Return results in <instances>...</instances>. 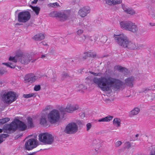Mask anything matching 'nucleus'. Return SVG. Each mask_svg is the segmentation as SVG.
<instances>
[{"label": "nucleus", "mask_w": 155, "mask_h": 155, "mask_svg": "<svg viewBox=\"0 0 155 155\" xmlns=\"http://www.w3.org/2000/svg\"><path fill=\"white\" fill-rule=\"evenodd\" d=\"M93 84L104 92L112 91V88L120 89L124 83L121 80L111 77H94L92 80Z\"/></svg>", "instance_id": "f257e3e1"}, {"label": "nucleus", "mask_w": 155, "mask_h": 155, "mask_svg": "<svg viewBox=\"0 0 155 155\" xmlns=\"http://www.w3.org/2000/svg\"><path fill=\"white\" fill-rule=\"evenodd\" d=\"M16 57L20 58L19 61L23 64H28L30 61L32 59V57L31 55L25 54L23 52L20 51L17 52L16 57H12L10 56L9 58V60L12 61L14 62L13 63L9 62L8 63H3L2 64L12 68H15V63L17 61V59L16 58Z\"/></svg>", "instance_id": "f03ea898"}, {"label": "nucleus", "mask_w": 155, "mask_h": 155, "mask_svg": "<svg viewBox=\"0 0 155 155\" xmlns=\"http://www.w3.org/2000/svg\"><path fill=\"white\" fill-rule=\"evenodd\" d=\"M1 100L6 104H11L17 99L15 93L12 91H3L1 94Z\"/></svg>", "instance_id": "7ed1b4c3"}, {"label": "nucleus", "mask_w": 155, "mask_h": 155, "mask_svg": "<svg viewBox=\"0 0 155 155\" xmlns=\"http://www.w3.org/2000/svg\"><path fill=\"white\" fill-rule=\"evenodd\" d=\"M119 24L120 28L123 30L133 33H136L138 31L137 25L131 21H121L119 22Z\"/></svg>", "instance_id": "20e7f679"}, {"label": "nucleus", "mask_w": 155, "mask_h": 155, "mask_svg": "<svg viewBox=\"0 0 155 155\" xmlns=\"http://www.w3.org/2000/svg\"><path fill=\"white\" fill-rule=\"evenodd\" d=\"M113 38L119 46L125 48L130 40L127 36L123 33L118 35L114 34Z\"/></svg>", "instance_id": "39448f33"}, {"label": "nucleus", "mask_w": 155, "mask_h": 155, "mask_svg": "<svg viewBox=\"0 0 155 155\" xmlns=\"http://www.w3.org/2000/svg\"><path fill=\"white\" fill-rule=\"evenodd\" d=\"M60 117L59 111L57 110H52L47 115V120L50 123L53 124L58 121Z\"/></svg>", "instance_id": "423d86ee"}, {"label": "nucleus", "mask_w": 155, "mask_h": 155, "mask_svg": "<svg viewBox=\"0 0 155 155\" xmlns=\"http://www.w3.org/2000/svg\"><path fill=\"white\" fill-rule=\"evenodd\" d=\"M38 138L41 142L45 144H51L54 141V137L52 135L47 133L40 134Z\"/></svg>", "instance_id": "0eeeda50"}, {"label": "nucleus", "mask_w": 155, "mask_h": 155, "mask_svg": "<svg viewBox=\"0 0 155 155\" xmlns=\"http://www.w3.org/2000/svg\"><path fill=\"white\" fill-rule=\"evenodd\" d=\"M31 18V15L28 11H23L19 12L18 15V21L19 22L25 23Z\"/></svg>", "instance_id": "6e6552de"}, {"label": "nucleus", "mask_w": 155, "mask_h": 155, "mask_svg": "<svg viewBox=\"0 0 155 155\" xmlns=\"http://www.w3.org/2000/svg\"><path fill=\"white\" fill-rule=\"evenodd\" d=\"M78 130V127L75 123L71 122L68 124L66 127L64 131L65 132L70 134L76 133Z\"/></svg>", "instance_id": "1a4fd4ad"}, {"label": "nucleus", "mask_w": 155, "mask_h": 155, "mask_svg": "<svg viewBox=\"0 0 155 155\" xmlns=\"http://www.w3.org/2000/svg\"><path fill=\"white\" fill-rule=\"evenodd\" d=\"M37 79V77L33 73H29L26 74L24 77V82L28 84L34 83Z\"/></svg>", "instance_id": "9d476101"}, {"label": "nucleus", "mask_w": 155, "mask_h": 155, "mask_svg": "<svg viewBox=\"0 0 155 155\" xmlns=\"http://www.w3.org/2000/svg\"><path fill=\"white\" fill-rule=\"evenodd\" d=\"M70 14L67 11L59 12L58 18L59 20L61 21H64L69 19Z\"/></svg>", "instance_id": "9b49d317"}, {"label": "nucleus", "mask_w": 155, "mask_h": 155, "mask_svg": "<svg viewBox=\"0 0 155 155\" xmlns=\"http://www.w3.org/2000/svg\"><path fill=\"white\" fill-rule=\"evenodd\" d=\"M90 9L89 7L86 6L80 9L78 12L79 15L81 17H84L90 13Z\"/></svg>", "instance_id": "f8f14e48"}, {"label": "nucleus", "mask_w": 155, "mask_h": 155, "mask_svg": "<svg viewBox=\"0 0 155 155\" xmlns=\"http://www.w3.org/2000/svg\"><path fill=\"white\" fill-rule=\"evenodd\" d=\"M18 127V126H17L16 120L12 122L9 124H7L5 126L6 129L12 132L15 131Z\"/></svg>", "instance_id": "ddd939ff"}, {"label": "nucleus", "mask_w": 155, "mask_h": 155, "mask_svg": "<svg viewBox=\"0 0 155 155\" xmlns=\"http://www.w3.org/2000/svg\"><path fill=\"white\" fill-rule=\"evenodd\" d=\"M78 108V106L77 104H72L68 103L66 106L65 110L67 112L72 113L74 111L77 110Z\"/></svg>", "instance_id": "4468645a"}, {"label": "nucleus", "mask_w": 155, "mask_h": 155, "mask_svg": "<svg viewBox=\"0 0 155 155\" xmlns=\"http://www.w3.org/2000/svg\"><path fill=\"white\" fill-rule=\"evenodd\" d=\"M135 81V78L133 76H131L126 78L124 80V84L129 87H132L134 84Z\"/></svg>", "instance_id": "2eb2a0df"}, {"label": "nucleus", "mask_w": 155, "mask_h": 155, "mask_svg": "<svg viewBox=\"0 0 155 155\" xmlns=\"http://www.w3.org/2000/svg\"><path fill=\"white\" fill-rule=\"evenodd\" d=\"M122 7L124 12L127 14L131 15H134L136 14V12L132 8H129L124 5H122Z\"/></svg>", "instance_id": "dca6fc26"}, {"label": "nucleus", "mask_w": 155, "mask_h": 155, "mask_svg": "<svg viewBox=\"0 0 155 155\" xmlns=\"http://www.w3.org/2000/svg\"><path fill=\"white\" fill-rule=\"evenodd\" d=\"M38 143L37 140L34 138L31 139L26 141L25 145H37Z\"/></svg>", "instance_id": "f3484780"}, {"label": "nucleus", "mask_w": 155, "mask_h": 155, "mask_svg": "<svg viewBox=\"0 0 155 155\" xmlns=\"http://www.w3.org/2000/svg\"><path fill=\"white\" fill-rule=\"evenodd\" d=\"M136 44L133 42L129 40L125 48L130 50H135L137 49Z\"/></svg>", "instance_id": "a211bd4d"}, {"label": "nucleus", "mask_w": 155, "mask_h": 155, "mask_svg": "<svg viewBox=\"0 0 155 155\" xmlns=\"http://www.w3.org/2000/svg\"><path fill=\"white\" fill-rule=\"evenodd\" d=\"M47 114L42 113L39 119L40 123L41 125H46L47 123Z\"/></svg>", "instance_id": "6ab92c4d"}, {"label": "nucleus", "mask_w": 155, "mask_h": 155, "mask_svg": "<svg viewBox=\"0 0 155 155\" xmlns=\"http://www.w3.org/2000/svg\"><path fill=\"white\" fill-rule=\"evenodd\" d=\"M16 122L18 129L21 130H25L26 128V125L23 122L18 120H16Z\"/></svg>", "instance_id": "aec40b11"}, {"label": "nucleus", "mask_w": 155, "mask_h": 155, "mask_svg": "<svg viewBox=\"0 0 155 155\" xmlns=\"http://www.w3.org/2000/svg\"><path fill=\"white\" fill-rule=\"evenodd\" d=\"M122 2L121 0H106V3L110 5L120 4Z\"/></svg>", "instance_id": "412c9836"}, {"label": "nucleus", "mask_w": 155, "mask_h": 155, "mask_svg": "<svg viewBox=\"0 0 155 155\" xmlns=\"http://www.w3.org/2000/svg\"><path fill=\"white\" fill-rule=\"evenodd\" d=\"M121 120L120 118H115L113 120L112 124L117 127H118L121 126Z\"/></svg>", "instance_id": "4be33fe9"}, {"label": "nucleus", "mask_w": 155, "mask_h": 155, "mask_svg": "<svg viewBox=\"0 0 155 155\" xmlns=\"http://www.w3.org/2000/svg\"><path fill=\"white\" fill-rule=\"evenodd\" d=\"M148 15L153 19H155V9L152 7L148 8Z\"/></svg>", "instance_id": "5701e85b"}, {"label": "nucleus", "mask_w": 155, "mask_h": 155, "mask_svg": "<svg viewBox=\"0 0 155 155\" xmlns=\"http://www.w3.org/2000/svg\"><path fill=\"white\" fill-rule=\"evenodd\" d=\"M45 36L44 34L38 33L34 36L32 38L36 41L41 40L44 39Z\"/></svg>", "instance_id": "b1692460"}, {"label": "nucleus", "mask_w": 155, "mask_h": 155, "mask_svg": "<svg viewBox=\"0 0 155 155\" xmlns=\"http://www.w3.org/2000/svg\"><path fill=\"white\" fill-rule=\"evenodd\" d=\"M140 109L138 107L134 108L130 112V114L131 116L136 115L138 114L140 111Z\"/></svg>", "instance_id": "393cba45"}, {"label": "nucleus", "mask_w": 155, "mask_h": 155, "mask_svg": "<svg viewBox=\"0 0 155 155\" xmlns=\"http://www.w3.org/2000/svg\"><path fill=\"white\" fill-rule=\"evenodd\" d=\"M113 116L108 115L107 116L98 120V122H109L113 118Z\"/></svg>", "instance_id": "a878e982"}, {"label": "nucleus", "mask_w": 155, "mask_h": 155, "mask_svg": "<svg viewBox=\"0 0 155 155\" xmlns=\"http://www.w3.org/2000/svg\"><path fill=\"white\" fill-rule=\"evenodd\" d=\"M115 68L116 69L119 71L120 72H122L124 74L128 71V70L127 69L120 66H116L115 67Z\"/></svg>", "instance_id": "bb28decb"}, {"label": "nucleus", "mask_w": 155, "mask_h": 155, "mask_svg": "<svg viewBox=\"0 0 155 155\" xmlns=\"http://www.w3.org/2000/svg\"><path fill=\"white\" fill-rule=\"evenodd\" d=\"M27 124L29 127H33L34 126L32 119L30 117L27 118Z\"/></svg>", "instance_id": "cd10ccee"}, {"label": "nucleus", "mask_w": 155, "mask_h": 155, "mask_svg": "<svg viewBox=\"0 0 155 155\" xmlns=\"http://www.w3.org/2000/svg\"><path fill=\"white\" fill-rule=\"evenodd\" d=\"M85 40V35H83L82 36L78 38L77 41L79 43H83Z\"/></svg>", "instance_id": "c85d7f7f"}, {"label": "nucleus", "mask_w": 155, "mask_h": 155, "mask_svg": "<svg viewBox=\"0 0 155 155\" xmlns=\"http://www.w3.org/2000/svg\"><path fill=\"white\" fill-rule=\"evenodd\" d=\"M59 12H57L55 11H53L51 12L49 14V16L50 17H58V16Z\"/></svg>", "instance_id": "c756f323"}, {"label": "nucleus", "mask_w": 155, "mask_h": 155, "mask_svg": "<svg viewBox=\"0 0 155 155\" xmlns=\"http://www.w3.org/2000/svg\"><path fill=\"white\" fill-rule=\"evenodd\" d=\"M10 120V119L8 117H6L0 119V125L4 124Z\"/></svg>", "instance_id": "7c9ffc66"}, {"label": "nucleus", "mask_w": 155, "mask_h": 155, "mask_svg": "<svg viewBox=\"0 0 155 155\" xmlns=\"http://www.w3.org/2000/svg\"><path fill=\"white\" fill-rule=\"evenodd\" d=\"M36 95L35 94L31 93L28 94H24L23 95V97L25 98H28L31 97H35Z\"/></svg>", "instance_id": "2f4dec72"}, {"label": "nucleus", "mask_w": 155, "mask_h": 155, "mask_svg": "<svg viewBox=\"0 0 155 155\" xmlns=\"http://www.w3.org/2000/svg\"><path fill=\"white\" fill-rule=\"evenodd\" d=\"M87 87L84 85L83 84H80L78 85L77 87V88L78 90H86L87 89Z\"/></svg>", "instance_id": "473e14b6"}, {"label": "nucleus", "mask_w": 155, "mask_h": 155, "mask_svg": "<svg viewBox=\"0 0 155 155\" xmlns=\"http://www.w3.org/2000/svg\"><path fill=\"white\" fill-rule=\"evenodd\" d=\"M33 10L35 12L36 14L37 15L38 14L40 10V8L38 7H32Z\"/></svg>", "instance_id": "72a5a7b5"}, {"label": "nucleus", "mask_w": 155, "mask_h": 155, "mask_svg": "<svg viewBox=\"0 0 155 155\" xmlns=\"http://www.w3.org/2000/svg\"><path fill=\"white\" fill-rule=\"evenodd\" d=\"M52 109V107L51 105H47L46 106H45L44 108L43 109L42 111V113H45L46 111Z\"/></svg>", "instance_id": "f704fd0d"}, {"label": "nucleus", "mask_w": 155, "mask_h": 155, "mask_svg": "<svg viewBox=\"0 0 155 155\" xmlns=\"http://www.w3.org/2000/svg\"><path fill=\"white\" fill-rule=\"evenodd\" d=\"M37 146H24V148L26 150H30L36 148Z\"/></svg>", "instance_id": "c9c22d12"}, {"label": "nucleus", "mask_w": 155, "mask_h": 155, "mask_svg": "<svg viewBox=\"0 0 155 155\" xmlns=\"http://www.w3.org/2000/svg\"><path fill=\"white\" fill-rule=\"evenodd\" d=\"M8 136V135L6 134H3L0 135V143H2L3 141V138H5Z\"/></svg>", "instance_id": "e433bc0d"}, {"label": "nucleus", "mask_w": 155, "mask_h": 155, "mask_svg": "<svg viewBox=\"0 0 155 155\" xmlns=\"http://www.w3.org/2000/svg\"><path fill=\"white\" fill-rule=\"evenodd\" d=\"M49 7L53 8H56L60 6L59 4L57 2L52 3H50L49 4Z\"/></svg>", "instance_id": "4c0bfd02"}, {"label": "nucleus", "mask_w": 155, "mask_h": 155, "mask_svg": "<svg viewBox=\"0 0 155 155\" xmlns=\"http://www.w3.org/2000/svg\"><path fill=\"white\" fill-rule=\"evenodd\" d=\"M137 49H140L144 48L145 45L144 44L136 45Z\"/></svg>", "instance_id": "58836bf2"}, {"label": "nucleus", "mask_w": 155, "mask_h": 155, "mask_svg": "<svg viewBox=\"0 0 155 155\" xmlns=\"http://www.w3.org/2000/svg\"><path fill=\"white\" fill-rule=\"evenodd\" d=\"M140 137L143 140H145L147 141H148V137L146 135H141L140 136Z\"/></svg>", "instance_id": "ea45409f"}, {"label": "nucleus", "mask_w": 155, "mask_h": 155, "mask_svg": "<svg viewBox=\"0 0 155 155\" xmlns=\"http://www.w3.org/2000/svg\"><path fill=\"white\" fill-rule=\"evenodd\" d=\"M107 40V37L105 36H104L102 37L101 39V41L103 43H104Z\"/></svg>", "instance_id": "a19ab883"}, {"label": "nucleus", "mask_w": 155, "mask_h": 155, "mask_svg": "<svg viewBox=\"0 0 155 155\" xmlns=\"http://www.w3.org/2000/svg\"><path fill=\"white\" fill-rule=\"evenodd\" d=\"M101 141L98 139L94 140L93 141L94 144L95 145L101 144Z\"/></svg>", "instance_id": "79ce46f5"}, {"label": "nucleus", "mask_w": 155, "mask_h": 155, "mask_svg": "<svg viewBox=\"0 0 155 155\" xmlns=\"http://www.w3.org/2000/svg\"><path fill=\"white\" fill-rule=\"evenodd\" d=\"M85 39H87L89 40L90 41H93L92 37L89 35H85Z\"/></svg>", "instance_id": "37998d69"}, {"label": "nucleus", "mask_w": 155, "mask_h": 155, "mask_svg": "<svg viewBox=\"0 0 155 155\" xmlns=\"http://www.w3.org/2000/svg\"><path fill=\"white\" fill-rule=\"evenodd\" d=\"M86 130L87 131H89L92 127V124L91 123H88L86 124Z\"/></svg>", "instance_id": "c03bdc74"}, {"label": "nucleus", "mask_w": 155, "mask_h": 155, "mask_svg": "<svg viewBox=\"0 0 155 155\" xmlns=\"http://www.w3.org/2000/svg\"><path fill=\"white\" fill-rule=\"evenodd\" d=\"M2 68H4V69L0 70V74L1 75H2L7 73V71L5 69V68L3 67Z\"/></svg>", "instance_id": "a18cd8bd"}, {"label": "nucleus", "mask_w": 155, "mask_h": 155, "mask_svg": "<svg viewBox=\"0 0 155 155\" xmlns=\"http://www.w3.org/2000/svg\"><path fill=\"white\" fill-rule=\"evenodd\" d=\"M83 32V30L81 29H78L76 32L77 34L79 36L81 35Z\"/></svg>", "instance_id": "49530a36"}, {"label": "nucleus", "mask_w": 155, "mask_h": 155, "mask_svg": "<svg viewBox=\"0 0 155 155\" xmlns=\"http://www.w3.org/2000/svg\"><path fill=\"white\" fill-rule=\"evenodd\" d=\"M41 88V87L40 85H35L34 88V90L35 91H39Z\"/></svg>", "instance_id": "de8ad7c7"}, {"label": "nucleus", "mask_w": 155, "mask_h": 155, "mask_svg": "<svg viewBox=\"0 0 155 155\" xmlns=\"http://www.w3.org/2000/svg\"><path fill=\"white\" fill-rule=\"evenodd\" d=\"M77 123L78 125H79V126L83 125L84 124V123L82 121H78L77 122Z\"/></svg>", "instance_id": "09e8293b"}, {"label": "nucleus", "mask_w": 155, "mask_h": 155, "mask_svg": "<svg viewBox=\"0 0 155 155\" xmlns=\"http://www.w3.org/2000/svg\"><path fill=\"white\" fill-rule=\"evenodd\" d=\"M139 134H137L135 135V136L133 137V140L134 141L138 140V137H139Z\"/></svg>", "instance_id": "8fccbe9b"}, {"label": "nucleus", "mask_w": 155, "mask_h": 155, "mask_svg": "<svg viewBox=\"0 0 155 155\" xmlns=\"http://www.w3.org/2000/svg\"><path fill=\"white\" fill-rule=\"evenodd\" d=\"M62 75L63 78H66L68 76V75L66 73H63Z\"/></svg>", "instance_id": "3c124183"}, {"label": "nucleus", "mask_w": 155, "mask_h": 155, "mask_svg": "<svg viewBox=\"0 0 155 155\" xmlns=\"http://www.w3.org/2000/svg\"><path fill=\"white\" fill-rule=\"evenodd\" d=\"M115 143L116 145H120L122 144V143L121 141H117Z\"/></svg>", "instance_id": "603ef678"}, {"label": "nucleus", "mask_w": 155, "mask_h": 155, "mask_svg": "<svg viewBox=\"0 0 155 155\" xmlns=\"http://www.w3.org/2000/svg\"><path fill=\"white\" fill-rule=\"evenodd\" d=\"M151 96L152 97V100H155V93H152L151 94Z\"/></svg>", "instance_id": "864d4df0"}, {"label": "nucleus", "mask_w": 155, "mask_h": 155, "mask_svg": "<svg viewBox=\"0 0 155 155\" xmlns=\"http://www.w3.org/2000/svg\"><path fill=\"white\" fill-rule=\"evenodd\" d=\"M90 72L91 74H93L94 76H98L99 75V74L98 73H94L93 72H91V71H90Z\"/></svg>", "instance_id": "5fc2aeb1"}, {"label": "nucleus", "mask_w": 155, "mask_h": 155, "mask_svg": "<svg viewBox=\"0 0 155 155\" xmlns=\"http://www.w3.org/2000/svg\"><path fill=\"white\" fill-rule=\"evenodd\" d=\"M38 0H31V3L32 4H36L37 3Z\"/></svg>", "instance_id": "6e6d98bb"}, {"label": "nucleus", "mask_w": 155, "mask_h": 155, "mask_svg": "<svg viewBox=\"0 0 155 155\" xmlns=\"http://www.w3.org/2000/svg\"><path fill=\"white\" fill-rule=\"evenodd\" d=\"M150 89L147 88H144L143 90L142 91V92H143L146 93L147 91H149Z\"/></svg>", "instance_id": "4d7b16f0"}, {"label": "nucleus", "mask_w": 155, "mask_h": 155, "mask_svg": "<svg viewBox=\"0 0 155 155\" xmlns=\"http://www.w3.org/2000/svg\"><path fill=\"white\" fill-rule=\"evenodd\" d=\"M80 115L82 117V118H84L85 117V114L84 113H82L80 114Z\"/></svg>", "instance_id": "13d9d810"}, {"label": "nucleus", "mask_w": 155, "mask_h": 155, "mask_svg": "<svg viewBox=\"0 0 155 155\" xmlns=\"http://www.w3.org/2000/svg\"><path fill=\"white\" fill-rule=\"evenodd\" d=\"M125 144L126 145H130V143L129 142H128H128H126L125 143Z\"/></svg>", "instance_id": "bf43d9fd"}, {"label": "nucleus", "mask_w": 155, "mask_h": 155, "mask_svg": "<svg viewBox=\"0 0 155 155\" xmlns=\"http://www.w3.org/2000/svg\"><path fill=\"white\" fill-rule=\"evenodd\" d=\"M50 149V148H42V149H40L39 150H48V149Z\"/></svg>", "instance_id": "052dcab7"}, {"label": "nucleus", "mask_w": 155, "mask_h": 155, "mask_svg": "<svg viewBox=\"0 0 155 155\" xmlns=\"http://www.w3.org/2000/svg\"><path fill=\"white\" fill-rule=\"evenodd\" d=\"M41 43H42L43 45H47V44L46 43H45V42H41Z\"/></svg>", "instance_id": "680f3d73"}, {"label": "nucleus", "mask_w": 155, "mask_h": 155, "mask_svg": "<svg viewBox=\"0 0 155 155\" xmlns=\"http://www.w3.org/2000/svg\"><path fill=\"white\" fill-rule=\"evenodd\" d=\"M45 55H42L41 56V58H45Z\"/></svg>", "instance_id": "e2e57ef3"}, {"label": "nucleus", "mask_w": 155, "mask_h": 155, "mask_svg": "<svg viewBox=\"0 0 155 155\" xmlns=\"http://www.w3.org/2000/svg\"><path fill=\"white\" fill-rule=\"evenodd\" d=\"M36 59H35V60H32L31 61V62H32V63L36 61Z\"/></svg>", "instance_id": "0e129e2a"}, {"label": "nucleus", "mask_w": 155, "mask_h": 155, "mask_svg": "<svg viewBox=\"0 0 155 155\" xmlns=\"http://www.w3.org/2000/svg\"><path fill=\"white\" fill-rule=\"evenodd\" d=\"M97 37H95L94 38V40L95 41H96V40H97Z\"/></svg>", "instance_id": "69168bd1"}, {"label": "nucleus", "mask_w": 155, "mask_h": 155, "mask_svg": "<svg viewBox=\"0 0 155 155\" xmlns=\"http://www.w3.org/2000/svg\"><path fill=\"white\" fill-rule=\"evenodd\" d=\"M99 148V147L98 148ZM97 149H98V148H97L96 149H95V150L96 151V152H97L98 151V150H97Z\"/></svg>", "instance_id": "338daca9"}, {"label": "nucleus", "mask_w": 155, "mask_h": 155, "mask_svg": "<svg viewBox=\"0 0 155 155\" xmlns=\"http://www.w3.org/2000/svg\"><path fill=\"white\" fill-rule=\"evenodd\" d=\"M2 129H0V133H2Z\"/></svg>", "instance_id": "774afa93"}]
</instances>
